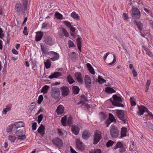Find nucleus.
<instances>
[{
	"mask_svg": "<svg viewBox=\"0 0 153 153\" xmlns=\"http://www.w3.org/2000/svg\"><path fill=\"white\" fill-rule=\"evenodd\" d=\"M112 97L114 101H112L111 99H110V100L113 105L118 107H124L123 105L120 103L122 102V100L120 97L115 94Z\"/></svg>",
	"mask_w": 153,
	"mask_h": 153,
	"instance_id": "nucleus-1",
	"label": "nucleus"
},
{
	"mask_svg": "<svg viewBox=\"0 0 153 153\" xmlns=\"http://www.w3.org/2000/svg\"><path fill=\"white\" fill-rule=\"evenodd\" d=\"M50 94L53 99H56L58 98L60 95V91L58 88L53 87L51 90Z\"/></svg>",
	"mask_w": 153,
	"mask_h": 153,
	"instance_id": "nucleus-2",
	"label": "nucleus"
},
{
	"mask_svg": "<svg viewBox=\"0 0 153 153\" xmlns=\"http://www.w3.org/2000/svg\"><path fill=\"white\" fill-rule=\"evenodd\" d=\"M111 137L114 138H117L119 134V131L118 128L115 126H111L110 131Z\"/></svg>",
	"mask_w": 153,
	"mask_h": 153,
	"instance_id": "nucleus-3",
	"label": "nucleus"
},
{
	"mask_svg": "<svg viewBox=\"0 0 153 153\" xmlns=\"http://www.w3.org/2000/svg\"><path fill=\"white\" fill-rule=\"evenodd\" d=\"M116 114L120 120H121L123 123H126L127 120L125 116L124 111L122 110H117Z\"/></svg>",
	"mask_w": 153,
	"mask_h": 153,
	"instance_id": "nucleus-4",
	"label": "nucleus"
},
{
	"mask_svg": "<svg viewBox=\"0 0 153 153\" xmlns=\"http://www.w3.org/2000/svg\"><path fill=\"white\" fill-rule=\"evenodd\" d=\"M132 17L135 19H139L140 16V11L137 8H133L131 11Z\"/></svg>",
	"mask_w": 153,
	"mask_h": 153,
	"instance_id": "nucleus-5",
	"label": "nucleus"
},
{
	"mask_svg": "<svg viewBox=\"0 0 153 153\" xmlns=\"http://www.w3.org/2000/svg\"><path fill=\"white\" fill-rule=\"evenodd\" d=\"M52 143L56 147L58 148L62 147L63 146V141L59 138L56 137L53 138L52 140Z\"/></svg>",
	"mask_w": 153,
	"mask_h": 153,
	"instance_id": "nucleus-6",
	"label": "nucleus"
},
{
	"mask_svg": "<svg viewBox=\"0 0 153 153\" xmlns=\"http://www.w3.org/2000/svg\"><path fill=\"white\" fill-rule=\"evenodd\" d=\"M62 94L63 96L65 97L68 95L69 92V90L68 88L66 86H63L61 88Z\"/></svg>",
	"mask_w": 153,
	"mask_h": 153,
	"instance_id": "nucleus-7",
	"label": "nucleus"
},
{
	"mask_svg": "<svg viewBox=\"0 0 153 153\" xmlns=\"http://www.w3.org/2000/svg\"><path fill=\"white\" fill-rule=\"evenodd\" d=\"M138 108L139 110L137 112V114L139 116L143 114L145 112H147V111L148 110L146 107L143 105H138Z\"/></svg>",
	"mask_w": 153,
	"mask_h": 153,
	"instance_id": "nucleus-8",
	"label": "nucleus"
},
{
	"mask_svg": "<svg viewBox=\"0 0 153 153\" xmlns=\"http://www.w3.org/2000/svg\"><path fill=\"white\" fill-rule=\"evenodd\" d=\"M76 146L79 150H83L84 149L82 142L78 139H77L76 140Z\"/></svg>",
	"mask_w": 153,
	"mask_h": 153,
	"instance_id": "nucleus-9",
	"label": "nucleus"
},
{
	"mask_svg": "<svg viewBox=\"0 0 153 153\" xmlns=\"http://www.w3.org/2000/svg\"><path fill=\"white\" fill-rule=\"evenodd\" d=\"M75 78L78 82L81 84L83 83V77L81 74L79 72H76L74 74Z\"/></svg>",
	"mask_w": 153,
	"mask_h": 153,
	"instance_id": "nucleus-10",
	"label": "nucleus"
},
{
	"mask_svg": "<svg viewBox=\"0 0 153 153\" xmlns=\"http://www.w3.org/2000/svg\"><path fill=\"white\" fill-rule=\"evenodd\" d=\"M85 82L87 87L89 88L91 84V80L90 77L87 75H86L85 77Z\"/></svg>",
	"mask_w": 153,
	"mask_h": 153,
	"instance_id": "nucleus-11",
	"label": "nucleus"
},
{
	"mask_svg": "<svg viewBox=\"0 0 153 153\" xmlns=\"http://www.w3.org/2000/svg\"><path fill=\"white\" fill-rule=\"evenodd\" d=\"M15 10L18 13L24 12L22 5L20 3H17L15 6Z\"/></svg>",
	"mask_w": 153,
	"mask_h": 153,
	"instance_id": "nucleus-12",
	"label": "nucleus"
},
{
	"mask_svg": "<svg viewBox=\"0 0 153 153\" xmlns=\"http://www.w3.org/2000/svg\"><path fill=\"white\" fill-rule=\"evenodd\" d=\"M44 43L47 45H51L52 44V41L51 38L50 36H46L44 37Z\"/></svg>",
	"mask_w": 153,
	"mask_h": 153,
	"instance_id": "nucleus-13",
	"label": "nucleus"
},
{
	"mask_svg": "<svg viewBox=\"0 0 153 153\" xmlns=\"http://www.w3.org/2000/svg\"><path fill=\"white\" fill-rule=\"evenodd\" d=\"M62 75V74L59 72H55L52 73L51 75L48 76L50 79H53L54 78H57Z\"/></svg>",
	"mask_w": 153,
	"mask_h": 153,
	"instance_id": "nucleus-14",
	"label": "nucleus"
},
{
	"mask_svg": "<svg viewBox=\"0 0 153 153\" xmlns=\"http://www.w3.org/2000/svg\"><path fill=\"white\" fill-rule=\"evenodd\" d=\"M50 54L53 55V57L50 58V59L53 61H54L58 60L59 58V55L57 53L54 51H51L49 52Z\"/></svg>",
	"mask_w": 153,
	"mask_h": 153,
	"instance_id": "nucleus-15",
	"label": "nucleus"
},
{
	"mask_svg": "<svg viewBox=\"0 0 153 153\" xmlns=\"http://www.w3.org/2000/svg\"><path fill=\"white\" fill-rule=\"evenodd\" d=\"M43 36V33L41 31L37 32L36 33L35 40L36 42L40 40Z\"/></svg>",
	"mask_w": 153,
	"mask_h": 153,
	"instance_id": "nucleus-16",
	"label": "nucleus"
},
{
	"mask_svg": "<svg viewBox=\"0 0 153 153\" xmlns=\"http://www.w3.org/2000/svg\"><path fill=\"white\" fill-rule=\"evenodd\" d=\"M101 138V135L98 133H96L95 134V137L94 138V144H96L100 140Z\"/></svg>",
	"mask_w": 153,
	"mask_h": 153,
	"instance_id": "nucleus-17",
	"label": "nucleus"
},
{
	"mask_svg": "<svg viewBox=\"0 0 153 153\" xmlns=\"http://www.w3.org/2000/svg\"><path fill=\"white\" fill-rule=\"evenodd\" d=\"M14 126H15V129H17L19 128L22 127L24 126L25 124L22 121H19L18 122H15L14 123Z\"/></svg>",
	"mask_w": 153,
	"mask_h": 153,
	"instance_id": "nucleus-18",
	"label": "nucleus"
},
{
	"mask_svg": "<svg viewBox=\"0 0 153 153\" xmlns=\"http://www.w3.org/2000/svg\"><path fill=\"white\" fill-rule=\"evenodd\" d=\"M72 133L76 135H77L79 131V128L76 126H73L71 127Z\"/></svg>",
	"mask_w": 153,
	"mask_h": 153,
	"instance_id": "nucleus-19",
	"label": "nucleus"
},
{
	"mask_svg": "<svg viewBox=\"0 0 153 153\" xmlns=\"http://www.w3.org/2000/svg\"><path fill=\"white\" fill-rule=\"evenodd\" d=\"M64 111V107L62 105H60L56 109L57 113L58 115H60L63 113Z\"/></svg>",
	"mask_w": 153,
	"mask_h": 153,
	"instance_id": "nucleus-20",
	"label": "nucleus"
},
{
	"mask_svg": "<svg viewBox=\"0 0 153 153\" xmlns=\"http://www.w3.org/2000/svg\"><path fill=\"white\" fill-rule=\"evenodd\" d=\"M45 127L42 124L41 125L38 129V133H40L41 135L43 136L45 132Z\"/></svg>",
	"mask_w": 153,
	"mask_h": 153,
	"instance_id": "nucleus-21",
	"label": "nucleus"
},
{
	"mask_svg": "<svg viewBox=\"0 0 153 153\" xmlns=\"http://www.w3.org/2000/svg\"><path fill=\"white\" fill-rule=\"evenodd\" d=\"M134 24L137 26L140 31L142 30L143 25L140 21H134Z\"/></svg>",
	"mask_w": 153,
	"mask_h": 153,
	"instance_id": "nucleus-22",
	"label": "nucleus"
},
{
	"mask_svg": "<svg viewBox=\"0 0 153 153\" xmlns=\"http://www.w3.org/2000/svg\"><path fill=\"white\" fill-rule=\"evenodd\" d=\"M86 65L90 73L92 74H94L95 73V71L91 64L88 63L86 64Z\"/></svg>",
	"mask_w": 153,
	"mask_h": 153,
	"instance_id": "nucleus-23",
	"label": "nucleus"
},
{
	"mask_svg": "<svg viewBox=\"0 0 153 153\" xmlns=\"http://www.w3.org/2000/svg\"><path fill=\"white\" fill-rule=\"evenodd\" d=\"M105 91L106 93L109 94H111L116 92L115 91L113 88L109 87H108L106 88Z\"/></svg>",
	"mask_w": 153,
	"mask_h": 153,
	"instance_id": "nucleus-24",
	"label": "nucleus"
},
{
	"mask_svg": "<svg viewBox=\"0 0 153 153\" xmlns=\"http://www.w3.org/2000/svg\"><path fill=\"white\" fill-rule=\"evenodd\" d=\"M82 137L84 139H88L90 137V134L88 132L86 131H85L82 134Z\"/></svg>",
	"mask_w": 153,
	"mask_h": 153,
	"instance_id": "nucleus-25",
	"label": "nucleus"
},
{
	"mask_svg": "<svg viewBox=\"0 0 153 153\" xmlns=\"http://www.w3.org/2000/svg\"><path fill=\"white\" fill-rule=\"evenodd\" d=\"M16 131L15 133L16 136L19 137L20 135H22L23 132V130L22 128H20L19 130L16 129Z\"/></svg>",
	"mask_w": 153,
	"mask_h": 153,
	"instance_id": "nucleus-26",
	"label": "nucleus"
},
{
	"mask_svg": "<svg viewBox=\"0 0 153 153\" xmlns=\"http://www.w3.org/2000/svg\"><path fill=\"white\" fill-rule=\"evenodd\" d=\"M67 117L66 116L62 117L61 118V122L62 125L64 126H66L67 125Z\"/></svg>",
	"mask_w": 153,
	"mask_h": 153,
	"instance_id": "nucleus-27",
	"label": "nucleus"
},
{
	"mask_svg": "<svg viewBox=\"0 0 153 153\" xmlns=\"http://www.w3.org/2000/svg\"><path fill=\"white\" fill-rule=\"evenodd\" d=\"M71 16L74 19L78 20L79 19V17L78 15L75 11L72 12L71 14Z\"/></svg>",
	"mask_w": 153,
	"mask_h": 153,
	"instance_id": "nucleus-28",
	"label": "nucleus"
},
{
	"mask_svg": "<svg viewBox=\"0 0 153 153\" xmlns=\"http://www.w3.org/2000/svg\"><path fill=\"white\" fill-rule=\"evenodd\" d=\"M126 128L125 127L122 128L121 131V138L125 137L126 135Z\"/></svg>",
	"mask_w": 153,
	"mask_h": 153,
	"instance_id": "nucleus-29",
	"label": "nucleus"
},
{
	"mask_svg": "<svg viewBox=\"0 0 153 153\" xmlns=\"http://www.w3.org/2000/svg\"><path fill=\"white\" fill-rule=\"evenodd\" d=\"M76 42L77 45L78 49L80 51H81V38L79 37H78L76 39Z\"/></svg>",
	"mask_w": 153,
	"mask_h": 153,
	"instance_id": "nucleus-30",
	"label": "nucleus"
},
{
	"mask_svg": "<svg viewBox=\"0 0 153 153\" xmlns=\"http://www.w3.org/2000/svg\"><path fill=\"white\" fill-rule=\"evenodd\" d=\"M72 90L73 93L74 94H77L79 93V89L78 86H74L72 87Z\"/></svg>",
	"mask_w": 153,
	"mask_h": 153,
	"instance_id": "nucleus-31",
	"label": "nucleus"
},
{
	"mask_svg": "<svg viewBox=\"0 0 153 153\" xmlns=\"http://www.w3.org/2000/svg\"><path fill=\"white\" fill-rule=\"evenodd\" d=\"M49 88V86L45 85L42 88L41 92H43L44 94H46Z\"/></svg>",
	"mask_w": 153,
	"mask_h": 153,
	"instance_id": "nucleus-32",
	"label": "nucleus"
},
{
	"mask_svg": "<svg viewBox=\"0 0 153 153\" xmlns=\"http://www.w3.org/2000/svg\"><path fill=\"white\" fill-rule=\"evenodd\" d=\"M44 63L46 68L48 69L50 67L51 63L49 59H47L46 62H44Z\"/></svg>",
	"mask_w": 153,
	"mask_h": 153,
	"instance_id": "nucleus-33",
	"label": "nucleus"
},
{
	"mask_svg": "<svg viewBox=\"0 0 153 153\" xmlns=\"http://www.w3.org/2000/svg\"><path fill=\"white\" fill-rule=\"evenodd\" d=\"M41 48L43 53L45 54H47L48 53V51L46 47L41 45Z\"/></svg>",
	"mask_w": 153,
	"mask_h": 153,
	"instance_id": "nucleus-34",
	"label": "nucleus"
},
{
	"mask_svg": "<svg viewBox=\"0 0 153 153\" xmlns=\"http://www.w3.org/2000/svg\"><path fill=\"white\" fill-rule=\"evenodd\" d=\"M143 48L144 50L146 51V53L148 54L149 56L150 57H153V53L150 52L149 50L147 48H146L145 47H143Z\"/></svg>",
	"mask_w": 153,
	"mask_h": 153,
	"instance_id": "nucleus-35",
	"label": "nucleus"
},
{
	"mask_svg": "<svg viewBox=\"0 0 153 153\" xmlns=\"http://www.w3.org/2000/svg\"><path fill=\"white\" fill-rule=\"evenodd\" d=\"M71 30V35L73 37L75 36L76 35V34L75 33V30L76 29L72 26L70 27Z\"/></svg>",
	"mask_w": 153,
	"mask_h": 153,
	"instance_id": "nucleus-36",
	"label": "nucleus"
},
{
	"mask_svg": "<svg viewBox=\"0 0 153 153\" xmlns=\"http://www.w3.org/2000/svg\"><path fill=\"white\" fill-rule=\"evenodd\" d=\"M67 78L68 82L70 84H72L73 82H74V79L70 75H68L67 76Z\"/></svg>",
	"mask_w": 153,
	"mask_h": 153,
	"instance_id": "nucleus-37",
	"label": "nucleus"
},
{
	"mask_svg": "<svg viewBox=\"0 0 153 153\" xmlns=\"http://www.w3.org/2000/svg\"><path fill=\"white\" fill-rule=\"evenodd\" d=\"M55 16L58 19H63V16L62 14L58 12H56L55 13Z\"/></svg>",
	"mask_w": 153,
	"mask_h": 153,
	"instance_id": "nucleus-38",
	"label": "nucleus"
},
{
	"mask_svg": "<svg viewBox=\"0 0 153 153\" xmlns=\"http://www.w3.org/2000/svg\"><path fill=\"white\" fill-rule=\"evenodd\" d=\"M98 82L100 83H103L105 82V80L102 78V76H99L98 77Z\"/></svg>",
	"mask_w": 153,
	"mask_h": 153,
	"instance_id": "nucleus-39",
	"label": "nucleus"
},
{
	"mask_svg": "<svg viewBox=\"0 0 153 153\" xmlns=\"http://www.w3.org/2000/svg\"><path fill=\"white\" fill-rule=\"evenodd\" d=\"M123 145V144L120 142H118L116 144V145L114 147V149H116L118 148H121Z\"/></svg>",
	"mask_w": 153,
	"mask_h": 153,
	"instance_id": "nucleus-40",
	"label": "nucleus"
},
{
	"mask_svg": "<svg viewBox=\"0 0 153 153\" xmlns=\"http://www.w3.org/2000/svg\"><path fill=\"white\" fill-rule=\"evenodd\" d=\"M109 117L111 122H115L116 121V119L112 114L109 113Z\"/></svg>",
	"mask_w": 153,
	"mask_h": 153,
	"instance_id": "nucleus-41",
	"label": "nucleus"
},
{
	"mask_svg": "<svg viewBox=\"0 0 153 153\" xmlns=\"http://www.w3.org/2000/svg\"><path fill=\"white\" fill-rule=\"evenodd\" d=\"M69 57L72 60H74L76 58V53L75 52H73L69 55Z\"/></svg>",
	"mask_w": 153,
	"mask_h": 153,
	"instance_id": "nucleus-42",
	"label": "nucleus"
},
{
	"mask_svg": "<svg viewBox=\"0 0 153 153\" xmlns=\"http://www.w3.org/2000/svg\"><path fill=\"white\" fill-rule=\"evenodd\" d=\"M16 139V137L14 136L9 135L8 137V140L11 142H14Z\"/></svg>",
	"mask_w": 153,
	"mask_h": 153,
	"instance_id": "nucleus-43",
	"label": "nucleus"
},
{
	"mask_svg": "<svg viewBox=\"0 0 153 153\" xmlns=\"http://www.w3.org/2000/svg\"><path fill=\"white\" fill-rule=\"evenodd\" d=\"M114 142L111 140H109L106 143V146L107 147H109L110 146H112Z\"/></svg>",
	"mask_w": 153,
	"mask_h": 153,
	"instance_id": "nucleus-44",
	"label": "nucleus"
},
{
	"mask_svg": "<svg viewBox=\"0 0 153 153\" xmlns=\"http://www.w3.org/2000/svg\"><path fill=\"white\" fill-rule=\"evenodd\" d=\"M86 101V100L85 98V97L84 96H82L81 97V100L79 103H77V105H79L80 103H84Z\"/></svg>",
	"mask_w": 153,
	"mask_h": 153,
	"instance_id": "nucleus-45",
	"label": "nucleus"
},
{
	"mask_svg": "<svg viewBox=\"0 0 153 153\" xmlns=\"http://www.w3.org/2000/svg\"><path fill=\"white\" fill-rule=\"evenodd\" d=\"M62 33L64 34V35L66 37H68L69 35L67 30L64 28L62 29Z\"/></svg>",
	"mask_w": 153,
	"mask_h": 153,
	"instance_id": "nucleus-46",
	"label": "nucleus"
},
{
	"mask_svg": "<svg viewBox=\"0 0 153 153\" xmlns=\"http://www.w3.org/2000/svg\"><path fill=\"white\" fill-rule=\"evenodd\" d=\"M68 47L69 48H73L74 47L75 45L74 42L71 40H69L68 42Z\"/></svg>",
	"mask_w": 153,
	"mask_h": 153,
	"instance_id": "nucleus-47",
	"label": "nucleus"
},
{
	"mask_svg": "<svg viewBox=\"0 0 153 153\" xmlns=\"http://www.w3.org/2000/svg\"><path fill=\"white\" fill-rule=\"evenodd\" d=\"M22 2L24 5V7L25 10H26L27 5V0H22Z\"/></svg>",
	"mask_w": 153,
	"mask_h": 153,
	"instance_id": "nucleus-48",
	"label": "nucleus"
},
{
	"mask_svg": "<svg viewBox=\"0 0 153 153\" xmlns=\"http://www.w3.org/2000/svg\"><path fill=\"white\" fill-rule=\"evenodd\" d=\"M130 102L131 106H135L136 105V103L135 102L134 99L132 98H130Z\"/></svg>",
	"mask_w": 153,
	"mask_h": 153,
	"instance_id": "nucleus-49",
	"label": "nucleus"
},
{
	"mask_svg": "<svg viewBox=\"0 0 153 153\" xmlns=\"http://www.w3.org/2000/svg\"><path fill=\"white\" fill-rule=\"evenodd\" d=\"M43 100V97L42 95H40L38 99L37 103L39 104H40L42 102Z\"/></svg>",
	"mask_w": 153,
	"mask_h": 153,
	"instance_id": "nucleus-50",
	"label": "nucleus"
},
{
	"mask_svg": "<svg viewBox=\"0 0 153 153\" xmlns=\"http://www.w3.org/2000/svg\"><path fill=\"white\" fill-rule=\"evenodd\" d=\"M14 125H10L7 128L6 131L8 132H9L11 131L13 128Z\"/></svg>",
	"mask_w": 153,
	"mask_h": 153,
	"instance_id": "nucleus-51",
	"label": "nucleus"
},
{
	"mask_svg": "<svg viewBox=\"0 0 153 153\" xmlns=\"http://www.w3.org/2000/svg\"><path fill=\"white\" fill-rule=\"evenodd\" d=\"M10 110V108H4L2 111L3 114H6Z\"/></svg>",
	"mask_w": 153,
	"mask_h": 153,
	"instance_id": "nucleus-52",
	"label": "nucleus"
},
{
	"mask_svg": "<svg viewBox=\"0 0 153 153\" xmlns=\"http://www.w3.org/2000/svg\"><path fill=\"white\" fill-rule=\"evenodd\" d=\"M64 24L68 27H70L72 26L71 25V23L68 21H64Z\"/></svg>",
	"mask_w": 153,
	"mask_h": 153,
	"instance_id": "nucleus-53",
	"label": "nucleus"
},
{
	"mask_svg": "<svg viewBox=\"0 0 153 153\" xmlns=\"http://www.w3.org/2000/svg\"><path fill=\"white\" fill-rule=\"evenodd\" d=\"M147 127L149 128L153 131V126L152 123H148L147 125Z\"/></svg>",
	"mask_w": 153,
	"mask_h": 153,
	"instance_id": "nucleus-54",
	"label": "nucleus"
},
{
	"mask_svg": "<svg viewBox=\"0 0 153 153\" xmlns=\"http://www.w3.org/2000/svg\"><path fill=\"white\" fill-rule=\"evenodd\" d=\"M126 148L123 145L121 148H120L119 151L121 153H123L125 151Z\"/></svg>",
	"mask_w": 153,
	"mask_h": 153,
	"instance_id": "nucleus-55",
	"label": "nucleus"
},
{
	"mask_svg": "<svg viewBox=\"0 0 153 153\" xmlns=\"http://www.w3.org/2000/svg\"><path fill=\"white\" fill-rule=\"evenodd\" d=\"M72 119L71 117H69L68 120L67 124L68 125H70L72 124Z\"/></svg>",
	"mask_w": 153,
	"mask_h": 153,
	"instance_id": "nucleus-56",
	"label": "nucleus"
},
{
	"mask_svg": "<svg viewBox=\"0 0 153 153\" xmlns=\"http://www.w3.org/2000/svg\"><path fill=\"white\" fill-rule=\"evenodd\" d=\"M147 113L148 114V115H147L149 116L152 119H153V114L152 113L150 112L149 110L147 111Z\"/></svg>",
	"mask_w": 153,
	"mask_h": 153,
	"instance_id": "nucleus-57",
	"label": "nucleus"
},
{
	"mask_svg": "<svg viewBox=\"0 0 153 153\" xmlns=\"http://www.w3.org/2000/svg\"><path fill=\"white\" fill-rule=\"evenodd\" d=\"M37 123L36 122L34 123L32 125V129L34 130H36V128Z\"/></svg>",
	"mask_w": 153,
	"mask_h": 153,
	"instance_id": "nucleus-58",
	"label": "nucleus"
},
{
	"mask_svg": "<svg viewBox=\"0 0 153 153\" xmlns=\"http://www.w3.org/2000/svg\"><path fill=\"white\" fill-rule=\"evenodd\" d=\"M27 28L26 27H24L23 33L25 35H27L28 34V33L27 31Z\"/></svg>",
	"mask_w": 153,
	"mask_h": 153,
	"instance_id": "nucleus-59",
	"label": "nucleus"
},
{
	"mask_svg": "<svg viewBox=\"0 0 153 153\" xmlns=\"http://www.w3.org/2000/svg\"><path fill=\"white\" fill-rule=\"evenodd\" d=\"M18 137H19V139L21 140H24L26 138L25 135V134H22V135H20Z\"/></svg>",
	"mask_w": 153,
	"mask_h": 153,
	"instance_id": "nucleus-60",
	"label": "nucleus"
},
{
	"mask_svg": "<svg viewBox=\"0 0 153 153\" xmlns=\"http://www.w3.org/2000/svg\"><path fill=\"white\" fill-rule=\"evenodd\" d=\"M57 132L58 134L59 135V136H62L63 135V133L61 131L60 129L58 128L57 129Z\"/></svg>",
	"mask_w": 153,
	"mask_h": 153,
	"instance_id": "nucleus-61",
	"label": "nucleus"
},
{
	"mask_svg": "<svg viewBox=\"0 0 153 153\" xmlns=\"http://www.w3.org/2000/svg\"><path fill=\"white\" fill-rule=\"evenodd\" d=\"M113 57H114V59L113 60V61L111 63H108V64L109 65H112L113 63H114L116 61V57L114 55H113Z\"/></svg>",
	"mask_w": 153,
	"mask_h": 153,
	"instance_id": "nucleus-62",
	"label": "nucleus"
},
{
	"mask_svg": "<svg viewBox=\"0 0 153 153\" xmlns=\"http://www.w3.org/2000/svg\"><path fill=\"white\" fill-rule=\"evenodd\" d=\"M132 74L133 76L134 77H136L137 75V74L134 69H133L132 70Z\"/></svg>",
	"mask_w": 153,
	"mask_h": 153,
	"instance_id": "nucleus-63",
	"label": "nucleus"
},
{
	"mask_svg": "<svg viewBox=\"0 0 153 153\" xmlns=\"http://www.w3.org/2000/svg\"><path fill=\"white\" fill-rule=\"evenodd\" d=\"M98 150H100V149H97L96 150L92 149L89 151V153H97V152Z\"/></svg>",
	"mask_w": 153,
	"mask_h": 153,
	"instance_id": "nucleus-64",
	"label": "nucleus"
}]
</instances>
